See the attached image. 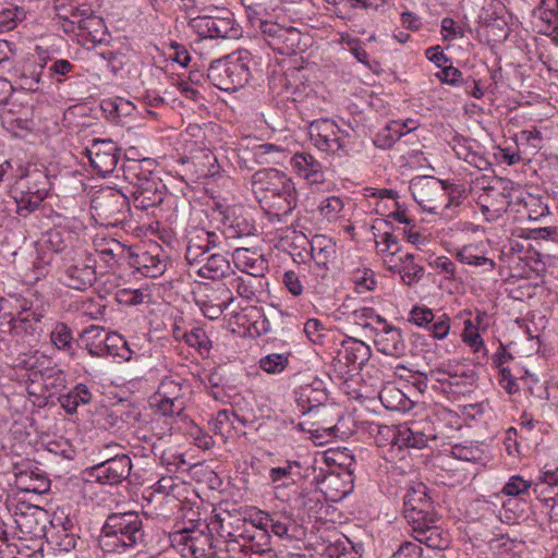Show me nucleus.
Wrapping results in <instances>:
<instances>
[{
    "label": "nucleus",
    "mask_w": 558,
    "mask_h": 558,
    "mask_svg": "<svg viewBox=\"0 0 558 558\" xmlns=\"http://www.w3.org/2000/svg\"><path fill=\"white\" fill-rule=\"evenodd\" d=\"M98 544L106 553V558L113 553H124L146 546L147 533L142 514L136 511H125L107 515Z\"/></svg>",
    "instance_id": "nucleus-1"
},
{
    "label": "nucleus",
    "mask_w": 558,
    "mask_h": 558,
    "mask_svg": "<svg viewBox=\"0 0 558 558\" xmlns=\"http://www.w3.org/2000/svg\"><path fill=\"white\" fill-rule=\"evenodd\" d=\"M156 163L150 158L125 159L120 168L122 175L133 190L134 206L141 210H148L163 202L166 185L155 174Z\"/></svg>",
    "instance_id": "nucleus-2"
},
{
    "label": "nucleus",
    "mask_w": 558,
    "mask_h": 558,
    "mask_svg": "<svg viewBox=\"0 0 558 558\" xmlns=\"http://www.w3.org/2000/svg\"><path fill=\"white\" fill-rule=\"evenodd\" d=\"M252 187L255 194H269L278 198V210L283 215L290 214L296 206V190L292 180L282 171L275 168L260 169L252 175Z\"/></svg>",
    "instance_id": "nucleus-3"
},
{
    "label": "nucleus",
    "mask_w": 558,
    "mask_h": 558,
    "mask_svg": "<svg viewBox=\"0 0 558 558\" xmlns=\"http://www.w3.org/2000/svg\"><path fill=\"white\" fill-rule=\"evenodd\" d=\"M250 53L240 52L239 56H228L215 60L207 69L208 81L220 90L235 92L245 86L251 78L248 66Z\"/></svg>",
    "instance_id": "nucleus-4"
},
{
    "label": "nucleus",
    "mask_w": 558,
    "mask_h": 558,
    "mask_svg": "<svg viewBox=\"0 0 558 558\" xmlns=\"http://www.w3.org/2000/svg\"><path fill=\"white\" fill-rule=\"evenodd\" d=\"M402 515L416 542L435 549L446 547L447 542L442 538L441 531L436 525L438 517L435 508L402 511Z\"/></svg>",
    "instance_id": "nucleus-5"
},
{
    "label": "nucleus",
    "mask_w": 558,
    "mask_h": 558,
    "mask_svg": "<svg viewBox=\"0 0 558 558\" xmlns=\"http://www.w3.org/2000/svg\"><path fill=\"white\" fill-rule=\"evenodd\" d=\"M258 28L266 45L279 54H294L300 47L302 35L294 27H284L276 22L259 20Z\"/></svg>",
    "instance_id": "nucleus-6"
},
{
    "label": "nucleus",
    "mask_w": 558,
    "mask_h": 558,
    "mask_svg": "<svg viewBox=\"0 0 558 558\" xmlns=\"http://www.w3.org/2000/svg\"><path fill=\"white\" fill-rule=\"evenodd\" d=\"M192 27L203 38L235 39L240 35V28L229 11L221 16H197L191 21Z\"/></svg>",
    "instance_id": "nucleus-7"
},
{
    "label": "nucleus",
    "mask_w": 558,
    "mask_h": 558,
    "mask_svg": "<svg viewBox=\"0 0 558 558\" xmlns=\"http://www.w3.org/2000/svg\"><path fill=\"white\" fill-rule=\"evenodd\" d=\"M92 208L107 223L117 225L125 219L129 199L118 190L105 189L93 198Z\"/></svg>",
    "instance_id": "nucleus-8"
},
{
    "label": "nucleus",
    "mask_w": 558,
    "mask_h": 558,
    "mask_svg": "<svg viewBox=\"0 0 558 558\" xmlns=\"http://www.w3.org/2000/svg\"><path fill=\"white\" fill-rule=\"evenodd\" d=\"M92 168L102 177L112 173L119 162L121 149L111 140H93L85 148Z\"/></svg>",
    "instance_id": "nucleus-9"
},
{
    "label": "nucleus",
    "mask_w": 558,
    "mask_h": 558,
    "mask_svg": "<svg viewBox=\"0 0 558 558\" xmlns=\"http://www.w3.org/2000/svg\"><path fill=\"white\" fill-rule=\"evenodd\" d=\"M61 280L71 289L80 291L88 289L96 281L95 260L87 257L65 262L62 266Z\"/></svg>",
    "instance_id": "nucleus-10"
},
{
    "label": "nucleus",
    "mask_w": 558,
    "mask_h": 558,
    "mask_svg": "<svg viewBox=\"0 0 558 558\" xmlns=\"http://www.w3.org/2000/svg\"><path fill=\"white\" fill-rule=\"evenodd\" d=\"M131 470V458L126 454H117L113 458L92 466L89 469V475L101 484L117 485L130 476Z\"/></svg>",
    "instance_id": "nucleus-11"
},
{
    "label": "nucleus",
    "mask_w": 558,
    "mask_h": 558,
    "mask_svg": "<svg viewBox=\"0 0 558 558\" xmlns=\"http://www.w3.org/2000/svg\"><path fill=\"white\" fill-rule=\"evenodd\" d=\"M444 181L434 177H415L410 182V191L415 202L429 213L437 210V198L444 195Z\"/></svg>",
    "instance_id": "nucleus-12"
},
{
    "label": "nucleus",
    "mask_w": 558,
    "mask_h": 558,
    "mask_svg": "<svg viewBox=\"0 0 558 558\" xmlns=\"http://www.w3.org/2000/svg\"><path fill=\"white\" fill-rule=\"evenodd\" d=\"M378 325L380 327L373 328L376 349L388 356H403L407 351V344L401 329L388 324L384 317H378Z\"/></svg>",
    "instance_id": "nucleus-13"
},
{
    "label": "nucleus",
    "mask_w": 558,
    "mask_h": 558,
    "mask_svg": "<svg viewBox=\"0 0 558 558\" xmlns=\"http://www.w3.org/2000/svg\"><path fill=\"white\" fill-rule=\"evenodd\" d=\"M220 222L223 226V233L227 239H240L255 234L256 228L252 220L242 213H238L235 207H225L217 205Z\"/></svg>",
    "instance_id": "nucleus-14"
},
{
    "label": "nucleus",
    "mask_w": 558,
    "mask_h": 558,
    "mask_svg": "<svg viewBox=\"0 0 558 558\" xmlns=\"http://www.w3.org/2000/svg\"><path fill=\"white\" fill-rule=\"evenodd\" d=\"M327 400L326 385L319 378H314L311 383L301 385L295 390V401L303 414L324 405Z\"/></svg>",
    "instance_id": "nucleus-15"
},
{
    "label": "nucleus",
    "mask_w": 558,
    "mask_h": 558,
    "mask_svg": "<svg viewBox=\"0 0 558 558\" xmlns=\"http://www.w3.org/2000/svg\"><path fill=\"white\" fill-rule=\"evenodd\" d=\"M372 355L371 348L363 341L355 338H348L341 342L337 353L339 363H343L351 371L362 369Z\"/></svg>",
    "instance_id": "nucleus-16"
},
{
    "label": "nucleus",
    "mask_w": 558,
    "mask_h": 558,
    "mask_svg": "<svg viewBox=\"0 0 558 558\" xmlns=\"http://www.w3.org/2000/svg\"><path fill=\"white\" fill-rule=\"evenodd\" d=\"M430 439H436V435L430 430L428 423L413 422L409 426L398 427L397 445L399 446L423 449L427 447Z\"/></svg>",
    "instance_id": "nucleus-17"
},
{
    "label": "nucleus",
    "mask_w": 558,
    "mask_h": 558,
    "mask_svg": "<svg viewBox=\"0 0 558 558\" xmlns=\"http://www.w3.org/2000/svg\"><path fill=\"white\" fill-rule=\"evenodd\" d=\"M232 256L235 267L252 277H263L268 270L267 259L256 251L238 247Z\"/></svg>",
    "instance_id": "nucleus-18"
},
{
    "label": "nucleus",
    "mask_w": 558,
    "mask_h": 558,
    "mask_svg": "<svg viewBox=\"0 0 558 558\" xmlns=\"http://www.w3.org/2000/svg\"><path fill=\"white\" fill-rule=\"evenodd\" d=\"M291 163L295 171L310 183H320L324 181L323 167L308 153H296L291 158Z\"/></svg>",
    "instance_id": "nucleus-19"
},
{
    "label": "nucleus",
    "mask_w": 558,
    "mask_h": 558,
    "mask_svg": "<svg viewBox=\"0 0 558 558\" xmlns=\"http://www.w3.org/2000/svg\"><path fill=\"white\" fill-rule=\"evenodd\" d=\"M183 556L190 558H207L211 548L209 535L203 533H186L180 537Z\"/></svg>",
    "instance_id": "nucleus-20"
},
{
    "label": "nucleus",
    "mask_w": 558,
    "mask_h": 558,
    "mask_svg": "<svg viewBox=\"0 0 558 558\" xmlns=\"http://www.w3.org/2000/svg\"><path fill=\"white\" fill-rule=\"evenodd\" d=\"M322 555L329 558H360L361 554L353 543L344 535H336L322 545Z\"/></svg>",
    "instance_id": "nucleus-21"
},
{
    "label": "nucleus",
    "mask_w": 558,
    "mask_h": 558,
    "mask_svg": "<svg viewBox=\"0 0 558 558\" xmlns=\"http://www.w3.org/2000/svg\"><path fill=\"white\" fill-rule=\"evenodd\" d=\"M435 508L434 501L429 496L428 487L422 483H414L409 486L407 493L403 496L402 511Z\"/></svg>",
    "instance_id": "nucleus-22"
},
{
    "label": "nucleus",
    "mask_w": 558,
    "mask_h": 558,
    "mask_svg": "<svg viewBox=\"0 0 558 558\" xmlns=\"http://www.w3.org/2000/svg\"><path fill=\"white\" fill-rule=\"evenodd\" d=\"M15 336L31 337L37 341L45 332V313H36L33 316H15Z\"/></svg>",
    "instance_id": "nucleus-23"
},
{
    "label": "nucleus",
    "mask_w": 558,
    "mask_h": 558,
    "mask_svg": "<svg viewBox=\"0 0 558 558\" xmlns=\"http://www.w3.org/2000/svg\"><path fill=\"white\" fill-rule=\"evenodd\" d=\"M311 255L317 266L326 268L336 257V243L328 236L316 234L311 241Z\"/></svg>",
    "instance_id": "nucleus-24"
},
{
    "label": "nucleus",
    "mask_w": 558,
    "mask_h": 558,
    "mask_svg": "<svg viewBox=\"0 0 558 558\" xmlns=\"http://www.w3.org/2000/svg\"><path fill=\"white\" fill-rule=\"evenodd\" d=\"M45 517V513L39 507H28L27 512H21L15 514V523L20 531L24 534L32 536H39L45 533V525L37 515Z\"/></svg>",
    "instance_id": "nucleus-25"
},
{
    "label": "nucleus",
    "mask_w": 558,
    "mask_h": 558,
    "mask_svg": "<svg viewBox=\"0 0 558 558\" xmlns=\"http://www.w3.org/2000/svg\"><path fill=\"white\" fill-rule=\"evenodd\" d=\"M476 374L472 369H459L458 367L449 374L445 381L444 390L462 395L471 391L476 383Z\"/></svg>",
    "instance_id": "nucleus-26"
},
{
    "label": "nucleus",
    "mask_w": 558,
    "mask_h": 558,
    "mask_svg": "<svg viewBox=\"0 0 558 558\" xmlns=\"http://www.w3.org/2000/svg\"><path fill=\"white\" fill-rule=\"evenodd\" d=\"M230 263L223 254L213 253L205 258V263L197 270L202 278L218 280L229 272Z\"/></svg>",
    "instance_id": "nucleus-27"
},
{
    "label": "nucleus",
    "mask_w": 558,
    "mask_h": 558,
    "mask_svg": "<svg viewBox=\"0 0 558 558\" xmlns=\"http://www.w3.org/2000/svg\"><path fill=\"white\" fill-rule=\"evenodd\" d=\"M15 485L22 492L40 495L49 490L50 481L41 473L22 471L16 475Z\"/></svg>",
    "instance_id": "nucleus-28"
},
{
    "label": "nucleus",
    "mask_w": 558,
    "mask_h": 558,
    "mask_svg": "<svg viewBox=\"0 0 558 558\" xmlns=\"http://www.w3.org/2000/svg\"><path fill=\"white\" fill-rule=\"evenodd\" d=\"M399 262V265L389 266V270L400 274L402 281L405 284L412 286L422 279L424 268L414 263L413 254L407 253L403 256H400Z\"/></svg>",
    "instance_id": "nucleus-29"
},
{
    "label": "nucleus",
    "mask_w": 558,
    "mask_h": 558,
    "mask_svg": "<svg viewBox=\"0 0 558 558\" xmlns=\"http://www.w3.org/2000/svg\"><path fill=\"white\" fill-rule=\"evenodd\" d=\"M92 400V392L84 384H77L68 393L58 398L60 405L68 414H74L81 404H88Z\"/></svg>",
    "instance_id": "nucleus-30"
},
{
    "label": "nucleus",
    "mask_w": 558,
    "mask_h": 558,
    "mask_svg": "<svg viewBox=\"0 0 558 558\" xmlns=\"http://www.w3.org/2000/svg\"><path fill=\"white\" fill-rule=\"evenodd\" d=\"M108 332L102 327L90 326L81 333L88 353L92 356H105V343H107Z\"/></svg>",
    "instance_id": "nucleus-31"
},
{
    "label": "nucleus",
    "mask_w": 558,
    "mask_h": 558,
    "mask_svg": "<svg viewBox=\"0 0 558 558\" xmlns=\"http://www.w3.org/2000/svg\"><path fill=\"white\" fill-rule=\"evenodd\" d=\"M133 264L144 276L149 278H157L166 270V262L150 252L135 255Z\"/></svg>",
    "instance_id": "nucleus-32"
},
{
    "label": "nucleus",
    "mask_w": 558,
    "mask_h": 558,
    "mask_svg": "<svg viewBox=\"0 0 558 558\" xmlns=\"http://www.w3.org/2000/svg\"><path fill=\"white\" fill-rule=\"evenodd\" d=\"M480 201L482 213H493L495 217L506 213L510 204L508 197L493 186L486 189V193L480 197Z\"/></svg>",
    "instance_id": "nucleus-33"
},
{
    "label": "nucleus",
    "mask_w": 558,
    "mask_h": 558,
    "mask_svg": "<svg viewBox=\"0 0 558 558\" xmlns=\"http://www.w3.org/2000/svg\"><path fill=\"white\" fill-rule=\"evenodd\" d=\"M73 234L60 228H53L46 233V243L54 253H62L70 256L73 252Z\"/></svg>",
    "instance_id": "nucleus-34"
},
{
    "label": "nucleus",
    "mask_w": 558,
    "mask_h": 558,
    "mask_svg": "<svg viewBox=\"0 0 558 558\" xmlns=\"http://www.w3.org/2000/svg\"><path fill=\"white\" fill-rule=\"evenodd\" d=\"M405 126L407 123H401V121H391L376 134L374 145L381 149L391 148L398 140L407 134Z\"/></svg>",
    "instance_id": "nucleus-35"
},
{
    "label": "nucleus",
    "mask_w": 558,
    "mask_h": 558,
    "mask_svg": "<svg viewBox=\"0 0 558 558\" xmlns=\"http://www.w3.org/2000/svg\"><path fill=\"white\" fill-rule=\"evenodd\" d=\"M244 543L241 544L239 539H229L227 543L228 551L240 550L242 555L231 556L230 558H277L276 551L272 548H254V545H247L244 535H240Z\"/></svg>",
    "instance_id": "nucleus-36"
},
{
    "label": "nucleus",
    "mask_w": 558,
    "mask_h": 558,
    "mask_svg": "<svg viewBox=\"0 0 558 558\" xmlns=\"http://www.w3.org/2000/svg\"><path fill=\"white\" fill-rule=\"evenodd\" d=\"M50 341L54 348L65 353H74L75 341L71 328L64 323H56L50 331Z\"/></svg>",
    "instance_id": "nucleus-37"
},
{
    "label": "nucleus",
    "mask_w": 558,
    "mask_h": 558,
    "mask_svg": "<svg viewBox=\"0 0 558 558\" xmlns=\"http://www.w3.org/2000/svg\"><path fill=\"white\" fill-rule=\"evenodd\" d=\"M264 520V526L279 537H291L290 531L295 529L294 521L283 513L266 514Z\"/></svg>",
    "instance_id": "nucleus-38"
},
{
    "label": "nucleus",
    "mask_w": 558,
    "mask_h": 558,
    "mask_svg": "<svg viewBox=\"0 0 558 558\" xmlns=\"http://www.w3.org/2000/svg\"><path fill=\"white\" fill-rule=\"evenodd\" d=\"M49 543L53 544L60 551H70L76 547L78 536L76 531L56 530L45 532Z\"/></svg>",
    "instance_id": "nucleus-39"
},
{
    "label": "nucleus",
    "mask_w": 558,
    "mask_h": 558,
    "mask_svg": "<svg viewBox=\"0 0 558 558\" xmlns=\"http://www.w3.org/2000/svg\"><path fill=\"white\" fill-rule=\"evenodd\" d=\"M101 107L104 111L108 112L109 118L112 121H116L121 117L132 116L135 111V106L131 101L120 97L113 100L104 101Z\"/></svg>",
    "instance_id": "nucleus-40"
},
{
    "label": "nucleus",
    "mask_w": 558,
    "mask_h": 558,
    "mask_svg": "<svg viewBox=\"0 0 558 558\" xmlns=\"http://www.w3.org/2000/svg\"><path fill=\"white\" fill-rule=\"evenodd\" d=\"M328 3L338 4L342 3L343 8L348 10L347 17L351 19L356 15L355 11L362 9L365 11H377L383 4L384 0H326ZM345 19L344 15H339Z\"/></svg>",
    "instance_id": "nucleus-41"
},
{
    "label": "nucleus",
    "mask_w": 558,
    "mask_h": 558,
    "mask_svg": "<svg viewBox=\"0 0 558 558\" xmlns=\"http://www.w3.org/2000/svg\"><path fill=\"white\" fill-rule=\"evenodd\" d=\"M132 351L130 350L128 342L118 333H109L107 337V343H105V356L112 355L119 356L124 361L131 359Z\"/></svg>",
    "instance_id": "nucleus-42"
},
{
    "label": "nucleus",
    "mask_w": 558,
    "mask_h": 558,
    "mask_svg": "<svg viewBox=\"0 0 558 558\" xmlns=\"http://www.w3.org/2000/svg\"><path fill=\"white\" fill-rule=\"evenodd\" d=\"M349 134L340 129V133L333 136L319 137L313 144L322 151L335 154L338 150H342L347 147V138Z\"/></svg>",
    "instance_id": "nucleus-43"
},
{
    "label": "nucleus",
    "mask_w": 558,
    "mask_h": 558,
    "mask_svg": "<svg viewBox=\"0 0 558 558\" xmlns=\"http://www.w3.org/2000/svg\"><path fill=\"white\" fill-rule=\"evenodd\" d=\"M340 133V128L337 123L329 119H322L313 121L308 126V134L312 142H315L319 137L333 136Z\"/></svg>",
    "instance_id": "nucleus-44"
},
{
    "label": "nucleus",
    "mask_w": 558,
    "mask_h": 558,
    "mask_svg": "<svg viewBox=\"0 0 558 558\" xmlns=\"http://www.w3.org/2000/svg\"><path fill=\"white\" fill-rule=\"evenodd\" d=\"M457 257L463 264L473 266H488V270H493L495 267V263L490 258L476 254L475 248L472 246L462 247L458 252Z\"/></svg>",
    "instance_id": "nucleus-45"
},
{
    "label": "nucleus",
    "mask_w": 558,
    "mask_h": 558,
    "mask_svg": "<svg viewBox=\"0 0 558 558\" xmlns=\"http://www.w3.org/2000/svg\"><path fill=\"white\" fill-rule=\"evenodd\" d=\"M523 504L515 498H509L504 501L499 518L502 522L511 524L517 522L523 515Z\"/></svg>",
    "instance_id": "nucleus-46"
},
{
    "label": "nucleus",
    "mask_w": 558,
    "mask_h": 558,
    "mask_svg": "<svg viewBox=\"0 0 558 558\" xmlns=\"http://www.w3.org/2000/svg\"><path fill=\"white\" fill-rule=\"evenodd\" d=\"M181 391H182V383L179 378H175L173 376H167L165 377L157 390V393L165 399L168 400H180L181 398Z\"/></svg>",
    "instance_id": "nucleus-47"
},
{
    "label": "nucleus",
    "mask_w": 558,
    "mask_h": 558,
    "mask_svg": "<svg viewBox=\"0 0 558 558\" xmlns=\"http://www.w3.org/2000/svg\"><path fill=\"white\" fill-rule=\"evenodd\" d=\"M344 207V202L339 196H330L323 199L318 206V210L326 219L335 220Z\"/></svg>",
    "instance_id": "nucleus-48"
},
{
    "label": "nucleus",
    "mask_w": 558,
    "mask_h": 558,
    "mask_svg": "<svg viewBox=\"0 0 558 558\" xmlns=\"http://www.w3.org/2000/svg\"><path fill=\"white\" fill-rule=\"evenodd\" d=\"M47 64V58H39L38 61L27 60L23 63L20 74L26 76L27 78H33L43 84H47V82L43 77L44 69Z\"/></svg>",
    "instance_id": "nucleus-49"
},
{
    "label": "nucleus",
    "mask_w": 558,
    "mask_h": 558,
    "mask_svg": "<svg viewBox=\"0 0 558 558\" xmlns=\"http://www.w3.org/2000/svg\"><path fill=\"white\" fill-rule=\"evenodd\" d=\"M287 365L288 356L279 353L268 354L259 362L260 368L269 374L281 373Z\"/></svg>",
    "instance_id": "nucleus-50"
},
{
    "label": "nucleus",
    "mask_w": 558,
    "mask_h": 558,
    "mask_svg": "<svg viewBox=\"0 0 558 558\" xmlns=\"http://www.w3.org/2000/svg\"><path fill=\"white\" fill-rule=\"evenodd\" d=\"M26 185L35 192V196H38L41 203L48 196L49 181L48 177L43 171H36L28 175Z\"/></svg>",
    "instance_id": "nucleus-51"
},
{
    "label": "nucleus",
    "mask_w": 558,
    "mask_h": 558,
    "mask_svg": "<svg viewBox=\"0 0 558 558\" xmlns=\"http://www.w3.org/2000/svg\"><path fill=\"white\" fill-rule=\"evenodd\" d=\"M185 342L196 348L201 353L208 352L210 348V340L202 328H194L190 332L185 333Z\"/></svg>",
    "instance_id": "nucleus-52"
},
{
    "label": "nucleus",
    "mask_w": 558,
    "mask_h": 558,
    "mask_svg": "<svg viewBox=\"0 0 558 558\" xmlns=\"http://www.w3.org/2000/svg\"><path fill=\"white\" fill-rule=\"evenodd\" d=\"M531 483L519 475L511 476L501 489V494L509 497H518L527 493Z\"/></svg>",
    "instance_id": "nucleus-53"
},
{
    "label": "nucleus",
    "mask_w": 558,
    "mask_h": 558,
    "mask_svg": "<svg viewBox=\"0 0 558 558\" xmlns=\"http://www.w3.org/2000/svg\"><path fill=\"white\" fill-rule=\"evenodd\" d=\"M26 196L23 192H20L19 194L14 195V201L16 203V214L23 217H26L31 213H34L39 208L41 205V202L39 201L38 196L33 197Z\"/></svg>",
    "instance_id": "nucleus-54"
},
{
    "label": "nucleus",
    "mask_w": 558,
    "mask_h": 558,
    "mask_svg": "<svg viewBox=\"0 0 558 558\" xmlns=\"http://www.w3.org/2000/svg\"><path fill=\"white\" fill-rule=\"evenodd\" d=\"M232 416H235V412L220 410L215 420L210 422V430L220 435H223L225 432H229L230 427H234Z\"/></svg>",
    "instance_id": "nucleus-55"
},
{
    "label": "nucleus",
    "mask_w": 558,
    "mask_h": 558,
    "mask_svg": "<svg viewBox=\"0 0 558 558\" xmlns=\"http://www.w3.org/2000/svg\"><path fill=\"white\" fill-rule=\"evenodd\" d=\"M435 76L444 84H448L451 86H460L464 83L463 73L454 68L452 64L447 66H441L440 71L435 74Z\"/></svg>",
    "instance_id": "nucleus-56"
},
{
    "label": "nucleus",
    "mask_w": 558,
    "mask_h": 558,
    "mask_svg": "<svg viewBox=\"0 0 558 558\" xmlns=\"http://www.w3.org/2000/svg\"><path fill=\"white\" fill-rule=\"evenodd\" d=\"M196 304L199 307L203 315L211 320L219 318L223 313L225 308L227 307L226 303H214L209 299L196 300Z\"/></svg>",
    "instance_id": "nucleus-57"
},
{
    "label": "nucleus",
    "mask_w": 558,
    "mask_h": 558,
    "mask_svg": "<svg viewBox=\"0 0 558 558\" xmlns=\"http://www.w3.org/2000/svg\"><path fill=\"white\" fill-rule=\"evenodd\" d=\"M442 189V196L446 195L448 198L446 207L459 206L461 204V201L465 197V189L463 187V185L444 182Z\"/></svg>",
    "instance_id": "nucleus-58"
},
{
    "label": "nucleus",
    "mask_w": 558,
    "mask_h": 558,
    "mask_svg": "<svg viewBox=\"0 0 558 558\" xmlns=\"http://www.w3.org/2000/svg\"><path fill=\"white\" fill-rule=\"evenodd\" d=\"M354 320L356 324L362 325L365 328H375L371 320H375L378 325V317H381L372 307H362L353 312Z\"/></svg>",
    "instance_id": "nucleus-59"
},
{
    "label": "nucleus",
    "mask_w": 558,
    "mask_h": 558,
    "mask_svg": "<svg viewBox=\"0 0 558 558\" xmlns=\"http://www.w3.org/2000/svg\"><path fill=\"white\" fill-rule=\"evenodd\" d=\"M435 318L433 311L426 306H414L409 314V322L418 327L430 323Z\"/></svg>",
    "instance_id": "nucleus-60"
},
{
    "label": "nucleus",
    "mask_w": 558,
    "mask_h": 558,
    "mask_svg": "<svg viewBox=\"0 0 558 558\" xmlns=\"http://www.w3.org/2000/svg\"><path fill=\"white\" fill-rule=\"evenodd\" d=\"M423 548L413 542H403L390 558H421Z\"/></svg>",
    "instance_id": "nucleus-61"
},
{
    "label": "nucleus",
    "mask_w": 558,
    "mask_h": 558,
    "mask_svg": "<svg viewBox=\"0 0 558 558\" xmlns=\"http://www.w3.org/2000/svg\"><path fill=\"white\" fill-rule=\"evenodd\" d=\"M324 329L322 322L316 318L308 319L304 325V332L313 343H323L325 335L322 331Z\"/></svg>",
    "instance_id": "nucleus-62"
},
{
    "label": "nucleus",
    "mask_w": 558,
    "mask_h": 558,
    "mask_svg": "<svg viewBox=\"0 0 558 558\" xmlns=\"http://www.w3.org/2000/svg\"><path fill=\"white\" fill-rule=\"evenodd\" d=\"M157 408H158V411L163 416L180 415L181 412L184 410V405L181 400H174V399L168 400L165 398H160Z\"/></svg>",
    "instance_id": "nucleus-63"
},
{
    "label": "nucleus",
    "mask_w": 558,
    "mask_h": 558,
    "mask_svg": "<svg viewBox=\"0 0 558 558\" xmlns=\"http://www.w3.org/2000/svg\"><path fill=\"white\" fill-rule=\"evenodd\" d=\"M282 283L294 296H299L303 292V286L301 283L300 276L293 270H287L283 274Z\"/></svg>",
    "instance_id": "nucleus-64"
}]
</instances>
